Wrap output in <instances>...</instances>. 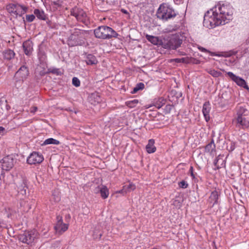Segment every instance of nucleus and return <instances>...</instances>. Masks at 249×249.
Segmentation results:
<instances>
[{
  "label": "nucleus",
  "instance_id": "obj_1",
  "mask_svg": "<svg viewBox=\"0 0 249 249\" xmlns=\"http://www.w3.org/2000/svg\"><path fill=\"white\" fill-rule=\"evenodd\" d=\"M233 13L230 5L219 3L205 14L203 25L209 29L225 25L232 19Z\"/></svg>",
  "mask_w": 249,
  "mask_h": 249
},
{
  "label": "nucleus",
  "instance_id": "obj_2",
  "mask_svg": "<svg viewBox=\"0 0 249 249\" xmlns=\"http://www.w3.org/2000/svg\"><path fill=\"white\" fill-rule=\"evenodd\" d=\"M158 18L164 21L175 18L177 13L174 9L168 3H162L160 5L156 13Z\"/></svg>",
  "mask_w": 249,
  "mask_h": 249
},
{
  "label": "nucleus",
  "instance_id": "obj_3",
  "mask_svg": "<svg viewBox=\"0 0 249 249\" xmlns=\"http://www.w3.org/2000/svg\"><path fill=\"white\" fill-rule=\"evenodd\" d=\"M95 37L102 39H109L117 37L118 33L112 28L107 26H101L94 30Z\"/></svg>",
  "mask_w": 249,
  "mask_h": 249
},
{
  "label": "nucleus",
  "instance_id": "obj_4",
  "mask_svg": "<svg viewBox=\"0 0 249 249\" xmlns=\"http://www.w3.org/2000/svg\"><path fill=\"white\" fill-rule=\"evenodd\" d=\"M6 10L11 16L17 18L18 16L21 17L27 13L28 7L26 5L20 4L15 1L13 3L7 4L6 6Z\"/></svg>",
  "mask_w": 249,
  "mask_h": 249
},
{
  "label": "nucleus",
  "instance_id": "obj_5",
  "mask_svg": "<svg viewBox=\"0 0 249 249\" xmlns=\"http://www.w3.org/2000/svg\"><path fill=\"white\" fill-rule=\"evenodd\" d=\"M182 40L178 36L173 35L170 38H163L162 48L168 50H176L180 46Z\"/></svg>",
  "mask_w": 249,
  "mask_h": 249
},
{
  "label": "nucleus",
  "instance_id": "obj_6",
  "mask_svg": "<svg viewBox=\"0 0 249 249\" xmlns=\"http://www.w3.org/2000/svg\"><path fill=\"white\" fill-rule=\"evenodd\" d=\"M70 12L71 15L74 17L78 21L86 24L89 22V18L82 9L75 6L72 8Z\"/></svg>",
  "mask_w": 249,
  "mask_h": 249
},
{
  "label": "nucleus",
  "instance_id": "obj_7",
  "mask_svg": "<svg viewBox=\"0 0 249 249\" xmlns=\"http://www.w3.org/2000/svg\"><path fill=\"white\" fill-rule=\"evenodd\" d=\"M38 238V233L35 231H31L25 232L19 235V240L28 245H32Z\"/></svg>",
  "mask_w": 249,
  "mask_h": 249
},
{
  "label": "nucleus",
  "instance_id": "obj_8",
  "mask_svg": "<svg viewBox=\"0 0 249 249\" xmlns=\"http://www.w3.org/2000/svg\"><path fill=\"white\" fill-rule=\"evenodd\" d=\"M57 222L55 224L54 229L56 233L62 234L65 232L69 228V223H64L63 221L62 217L60 215L56 216Z\"/></svg>",
  "mask_w": 249,
  "mask_h": 249
},
{
  "label": "nucleus",
  "instance_id": "obj_9",
  "mask_svg": "<svg viewBox=\"0 0 249 249\" xmlns=\"http://www.w3.org/2000/svg\"><path fill=\"white\" fill-rule=\"evenodd\" d=\"M44 160L43 156L37 152H33L27 158V162L29 164H40Z\"/></svg>",
  "mask_w": 249,
  "mask_h": 249
},
{
  "label": "nucleus",
  "instance_id": "obj_10",
  "mask_svg": "<svg viewBox=\"0 0 249 249\" xmlns=\"http://www.w3.org/2000/svg\"><path fill=\"white\" fill-rule=\"evenodd\" d=\"M233 122L235 126L239 129H245L249 127V119L247 116H237Z\"/></svg>",
  "mask_w": 249,
  "mask_h": 249
},
{
  "label": "nucleus",
  "instance_id": "obj_11",
  "mask_svg": "<svg viewBox=\"0 0 249 249\" xmlns=\"http://www.w3.org/2000/svg\"><path fill=\"white\" fill-rule=\"evenodd\" d=\"M227 74L231 79V80L234 82L238 86L246 89H249V87L244 79L235 75L231 71L227 72Z\"/></svg>",
  "mask_w": 249,
  "mask_h": 249
},
{
  "label": "nucleus",
  "instance_id": "obj_12",
  "mask_svg": "<svg viewBox=\"0 0 249 249\" xmlns=\"http://www.w3.org/2000/svg\"><path fill=\"white\" fill-rule=\"evenodd\" d=\"M82 34V31L77 29H75L74 31L70 36L69 38V45L71 46H77L79 44V39Z\"/></svg>",
  "mask_w": 249,
  "mask_h": 249
},
{
  "label": "nucleus",
  "instance_id": "obj_13",
  "mask_svg": "<svg viewBox=\"0 0 249 249\" xmlns=\"http://www.w3.org/2000/svg\"><path fill=\"white\" fill-rule=\"evenodd\" d=\"M0 163L3 170L9 171L14 165V160L10 156H6L2 159Z\"/></svg>",
  "mask_w": 249,
  "mask_h": 249
},
{
  "label": "nucleus",
  "instance_id": "obj_14",
  "mask_svg": "<svg viewBox=\"0 0 249 249\" xmlns=\"http://www.w3.org/2000/svg\"><path fill=\"white\" fill-rule=\"evenodd\" d=\"M29 72L28 68L25 65H23L19 69L16 73V76L19 80L23 81L29 76Z\"/></svg>",
  "mask_w": 249,
  "mask_h": 249
},
{
  "label": "nucleus",
  "instance_id": "obj_15",
  "mask_svg": "<svg viewBox=\"0 0 249 249\" xmlns=\"http://www.w3.org/2000/svg\"><path fill=\"white\" fill-rule=\"evenodd\" d=\"M211 110V106L209 101L205 102L202 107V113L205 121L208 122L210 119V112Z\"/></svg>",
  "mask_w": 249,
  "mask_h": 249
},
{
  "label": "nucleus",
  "instance_id": "obj_16",
  "mask_svg": "<svg viewBox=\"0 0 249 249\" xmlns=\"http://www.w3.org/2000/svg\"><path fill=\"white\" fill-rule=\"evenodd\" d=\"M145 37L147 40L152 44L155 45L160 46L161 47H162L163 38L160 39L158 36L148 35H146Z\"/></svg>",
  "mask_w": 249,
  "mask_h": 249
},
{
  "label": "nucleus",
  "instance_id": "obj_17",
  "mask_svg": "<svg viewBox=\"0 0 249 249\" xmlns=\"http://www.w3.org/2000/svg\"><path fill=\"white\" fill-rule=\"evenodd\" d=\"M23 49L25 54L30 55L33 51V43L30 40L24 41L22 44Z\"/></svg>",
  "mask_w": 249,
  "mask_h": 249
},
{
  "label": "nucleus",
  "instance_id": "obj_18",
  "mask_svg": "<svg viewBox=\"0 0 249 249\" xmlns=\"http://www.w3.org/2000/svg\"><path fill=\"white\" fill-rule=\"evenodd\" d=\"M219 194L217 191L214 190L213 191L209 198V203H212L213 206L218 203Z\"/></svg>",
  "mask_w": 249,
  "mask_h": 249
},
{
  "label": "nucleus",
  "instance_id": "obj_19",
  "mask_svg": "<svg viewBox=\"0 0 249 249\" xmlns=\"http://www.w3.org/2000/svg\"><path fill=\"white\" fill-rule=\"evenodd\" d=\"M34 14L39 20H46L47 18V15L42 10L35 9L34 11Z\"/></svg>",
  "mask_w": 249,
  "mask_h": 249
},
{
  "label": "nucleus",
  "instance_id": "obj_20",
  "mask_svg": "<svg viewBox=\"0 0 249 249\" xmlns=\"http://www.w3.org/2000/svg\"><path fill=\"white\" fill-rule=\"evenodd\" d=\"M155 141L153 139H150L148 144L146 145V152L149 154L154 153L156 151V147L154 145Z\"/></svg>",
  "mask_w": 249,
  "mask_h": 249
},
{
  "label": "nucleus",
  "instance_id": "obj_21",
  "mask_svg": "<svg viewBox=\"0 0 249 249\" xmlns=\"http://www.w3.org/2000/svg\"><path fill=\"white\" fill-rule=\"evenodd\" d=\"M215 151V145L214 140L212 139L210 142L207 144L205 147V152L212 154Z\"/></svg>",
  "mask_w": 249,
  "mask_h": 249
},
{
  "label": "nucleus",
  "instance_id": "obj_22",
  "mask_svg": "<svg viewBox=\"0 0 249 249\" xmlns=\"http://www.w3.org/2000/svg\"><path fill=\"white\" fill-rule=\"evenodd\" d=\"M192 60H195V59L192 57H183V58H181L172 59L170 60V62H175L176 63H182L188 64L190 62H192Z\"/></svg>",
  "mask_w": 249,
  "mask_h": 249
},
{
  "label": "nucleus",
  "instance_id": "obj_23",
  "mask_svg": "<svg viewBox=\"0 0 249 249\" xmlns=\"http://www.w3.org/2000/svg\"><path fill=\"white\" fill-rule=\"evenodd\" d=\"M99 191L100 193L101 197L105 199L108 197L109 192V190L105 185H102L101 187H98Z\"/></svg>",
  "mask_w": 249,
  "mask_h": 249
},
{
  "label": "nucleus",
  "instance_id": "obj_24",
  "mask_svg": "<svg viewBox=\"0 0 249 249\" xmlns=\"http://www.w3.org/2000/svg\"><path fill=\"white\" fill-rule=\"evenodd\" d=\"M166 103V100L162 97L155 99L153 102L154 106L157 108H161Z\"/></svg>",
  "mask_w": 249,
  "mask_h": 249
},
{
  "label": "nucleus",
  "instance_id": "obj_25",
  "mask_svg": "<svg viewBox=\"0 0 249 249\" xmlns=\"http://www.w3.org/2000/svg\"><path fill=\"white\" fill-rule=\"evenodd\" d=\"M85 61L88 65H94L97 63L96 57L92 54H88L86 56Z\"/></svg>",
  "mask_w": 249,
  "mask_h": 249
},
{
  "label": "nucleus",
  "instance_id": "obj_26",
  "mask_svg": "<svg viewBox=\"0 0 249 249\" xmlns=\"http://www.w3.org/2000/svg\"><path fill=\"white\" fill-rule=\"evenodd\" d=\"M3 56L5 59L11 60L15 56L14 52L10 49L5 50L3 52Z\"/></svg>",
  "mask_w": 249,
  "mask_h": 249
},
{
  "label": "nucleus",
  "instance_id": "obj_27",
  "mask_svg": "<svg viewBox=\"0 0 249 249\" xmlns=\"http://www.w3.org/2000/svg\"><path fill=\"white\" fill-rule=\"evenodd\" d=\"M100 96L97 93H93L91 94L90 97V102L91 104L96 105L101 102Z\"/></svg>",
  "mask_w": 249,
  "mask_h": 249
},
{
  "label": "nucleus",
  "instance_id": "obj_28",
  "mask_svg": "<svg viewBox=\"0 0 249 249\" xmlns=\"http://www.w3.org/2000/svg\"><path fill=\"white\" fill-rule=\"evenodd\" d=\"M206 71L209 74L215 78L219 77L222 75V74L220 71H216L213 69H207Z\"/></svg>",
  "mask_w": 249,
  "mask_h": 249
},
{
  "label": "nucleus",
  "instance_id": "obj_29",
  "mask_svg": "<svg viewBox=\"0 0 249 249\" xmlns=\"http://www.w3.org/2000/svg\"><path fill=\"white\" fill-rule=\"evenodd\" d=\"M60 143V142L56 139H54L52 138H48L46 140H45L43 143H42V145H46L48 144H55V145H58Z\"/></svg>",
  "mask_w": 249,
  "mask_h": 249
},
{
  "label": "nucleus",
  "instance_id": "obj_30",
  "mask_svg": "<svg viewBox=\"0 0 249 249\" xmlns=\"http://www.w3.org/2000/svg\"><path fill=\"white\" fill-rule=\"evenodd\" d=\"M27 188L26 184L24 182H21L18 186V193L21 194L22 195H26Z\"/></svg>",
  "mask_w": 249,
  "mask_h": 249
},
{
  "label": "nucleus",
  "instance_id": "obj_31",
  "mask_svg": "<svg viewBox=\"0 0 249 249\" xmlns=\"http://www.w3.org/2000/svg\"><path fill=\"white\" fill-rule=\"evenodd\" d=\"M139 103L138 99H134L132 100L127 101L125 102V105L129 108L135 107Z\"/></svg>",
  "mask_w": 249,
  "mask_h": 249
},
{
  "label": "nucleus",
  "instance_id": "obj_32",
  "mask_svg": "<svg viewBox=\"0 0 249 249\" xmlns=\"http://www.w3.org/2000/svg\"><path fill=\"white\" fill-rule=\"evenodd\" d=\"M51 5L53 8L55 10L57 9L58 8H60L62 6L63 1L61 0H57L56 1H52Z\"/></svg>",
  "mask_w": 249,
  "mask_h": 249
},
{
  "label": "nucleus",
  "instance_id": "obj_33",
  "mask_svg": "<svg viewBox=\"0 0 249 249\" xmlns=\"http://www.w3.org/2000/svg\"><path fill=\"white\" fill-rule=\"evenodd\" d=\"M144 88V84L143 83H139L136 86L133 88V90L131 91V93H136L137 91L140 90H142Z\"/></svg>",
  "mask_w": 249,
  "mask_h": 249
},
{
  "label": "nucleus",
  "instance_id": "obj_34",
  "mask_svg": "<svg viewBox=\"0 0 249 249\" xmlns=\"http://www.w3.org/2000/svg\"><path fill=\"white\" fill-rule=\"evenodd\" d=\"M247 111V110L245 107L240 106L238 108L237 116H246L245 113Z\"/></svg>",
  "mask_w": 249,
  "mask_h": 249
},
{
  "label": "nucleus",
  "instance_id": "obj_35",
  "mask_svg": "<svg viewBox=\"0 0 249 249\" xmlns=\"http://www.w3.org/2000/svg\"><path fill=\"white\" fill-rule=\"evenodd\" d=\"M47 73H52L56 75H61L62 74L60 69L56 68H50L48 69Z\"/></svg>",
  "mask_w": 249,
  "mask_h": 249
},
{
  "label": "nucleus",
  "instance_id": "obj_36",
  "mask_svg": "<svg viewBox=\"0 0 249 249\" xmlns=\"http://www.w3.org/2000/svg\"><path fill=\"white\" fill-rule=\"evenodd\" d=\"M136 189V186L133 183H130L127 185H125L123 187V190H125L127 192H131Z\"/></svg>",
  "mask_w": 249,
  "mask_h": 249
},
{
  "label": "nucleus",
  "instance_id": "obj_37",
  "mask_svg": "<svg viewBox=\"0 0 249 249\" xmlns=\"http://www.w3.org/2000/svg\"><path fill=\"white\" fill-rule=\"evenodd\" d=\"M38 57L40 61L44 62L46 59L47 56L44 51L39 50L38 53Z\"/></svg>",
  "mask_w": 249,
  "mask_h": 249
},
{
  "label": "nucleus",
  "instance_id": "obj_38",
  "mask_svg": "<svg viewBox=\"0 0 249 249\" xmlns=\"http://www.w3.org/2000/svg\"><path fill=\"white\" fill-rule=\"evenodd\" d=\"M220 160V156H218L215 158L213 161V164L215 167L213 168L214 170H218L219 168L221 167L218 164V161Z\"/></svg>",
  "mask_w": 249,
  "mask_h": 249
},
{
  "label": "nucleus",
  "instance_id": "obj_39",
  "mask_svg": "<svg viewBox=\"0 0 249 249\" xmlns=\"http://www.w3.org/2000/svg\"><path fill=\"white\" fill-rule=\"evenodd\" d=\"M72 84L75 87H78L80 85V81L78 78L74 77L72 79Z\"/></svg>",
  "mask_w": 249,
  "mask_h": 249
},
{
  "label": "nucleus",
  "instance_id": "obj_40",
  "mask_svg": "<svg viewBox=\"0 0 249 249\" xmlns=\"http://www.w3.org/2000/svg\"><path fill=\"white\" fill-rule=\"evenodd\" d=\"M178 186L180 188L186 189L188 187V183L185 180H182L178 183Z\"/></svg>",
  "mask_w": 249,
  "mask_h": 249
},
{
  "label": "nucleus",
  "instance_id": "obj_41",
  "mask_svg": "<svg viewBox=\"0 0 249 249\" xmlns=\"http://www.w3.org/2000/svg\"><path fill=\"white\" fill-rule=\"evenodd\" d=\"M35 18L36 16L35 14L27 15L26 16V21L28 22H31L35 20Z\"/></svg>",
  "mask_w": 249,
  "mask_h": 249
},
{
  "label": "nucleus",
  "instance_id": "obj_42",
  "mask_svg": "<svg viewBox=\"0 0 249 249\" xmlns=\"http://www.w3.org/2000/svg\"><path fill=\"white\" fill-rule=\"evenodd\" d=\"M189 172L190 173L191 176L193 179L196 180V173H194V168L192 166H190L189 169Z\"/></svg>",
  "mask_w": 249,
  "mask_h": 249
},
{
  "label": "nucleus",
  "instance_id": "obj_43",
  "mask_svg": "<svg viewBox=\"0 0 249 249\" xmlns=\"http://www.w3.org/2000/svg\"><path fill=\"white\" fill-rule=\"evenodd\" d=\"M235 148V143L234 142H231L230 144L229 150V151H232Z\"/></svg>",
  "mask_w": 249,
  "mask_h": 249
},
{
  "label": "nucleus",
  "instance_id": "obj_44",
  "mask_svg": "<svg viewBox=\"0 0 249 249\" xmlns=\"http://www.w3.org/2000/svg\"><path fill=\"white\" fill-rule=\"evenodd\" d=\"M65 219L67 223H69L71 219V216L70 214L68 213V214H66L65 216Z\"/></svg>",
  "mask_w": 249,
  "mask_h": 249
},
{
  "label": "nucleus",
  "instance_id": "obj_45",
  "mask_svg": "<svg viewBox=\"0 0 249 249\" xmlns=\"http://www.w3.org/2000/svg\"><path fill=\"white\" fill-rule=\"evenodd\" d=\"M37 110V107H33L30 108V112L32 113H35Z\"/></svg>",
  "mask_w": 249,
  "mask_h": 249
},
{
  "label": "nucleus",
  "instance_id": "obj_46",
  "mask_svg": "<svg viewBox=\"0 0 249 249\" xmlns=\"http://www.w3.org/2000/svg\"><path fill=\"white\" fill-rule=\"evenodd\" d=\"M198 49L199 50V51H200L201 52H203V53L209 52V51L206 49H205L202 47H198Z\"/></svg>",
  "mask_w": 249,
  "mask_h": 249
},
{
  "label": "nucleus",
  "instance_id": "obj_47",
  "mask_svg": "<svg viewBox=\"0 0 249 249\" xmlns=\"http://www.w3.org/2000/svg\"><path fill=\"white\" fill-rule=\"evenodd\" d=\"M210 53L211 56H220L221 55L219 54H217L216 53L214 52H211L210 51Z\"/></svg>",
  "mask_w": 249,
  "mask_h": 249
},
{
  "label": "nucleus",
  "instance_id": "obj_48",
  "mask_svg": "<svg viewBox=\"0 0 249 249\" xmlns=\"http://www.w3.org/2000/svg\"><path fill=\"white\" fill-rule=\"evenodd\" d=\"M178 53L179 55H186V53L182 51H178Z\"/></svg>",
  "mask_w": 249,
  "mask_h": 249
},
{
  "label": "nucleus",
  "instance_id": "obj_49",
  "mask_svg": "<svg viewBox=\"0 0 249 249\" xmlns=\"http://www.w3.org/2000/svg\"><path fill=\"white\" fill-rule=\"evenodd\" d=\"M5 129L4 127L2 126H0V133L3 132L4 131Z\"/></svg>",
  "mask_w": 249,
  "mask_h": 249
},
{
  "label": "nucleus",
  "instance_id": "obj_50",
  "mask_svg": "<svg viewBox=\"0 0 249 249\" xmlns=\"http://www.w3.org/2000/svg\"><path fill=\"white\" fill-rule=\"evenodd\" d=\"M122 11L123 12H124V13H127V11H126V10H123H123H122Z\"/></svg>",
  "mask_w": 249,
  "mask_h": 249
},
{
  "label": "nucleus",
  "instance_id": "obj_51",
  "mask_svg": "<svg viewBox=\"0 0 249 249\" xmlns=\"http://www.w3.org/2000/svg\"><path fill=\"white\" fill-rule=\"evenodd\" d=\"M221 160H222V163L221 164V165H222V164H223V163L224 161V160L222 159H221Z\"/></svg>",
  "mask_w": 249,
  "mask_h": 249
},
{
  "label": "nucleus",
  "instance_id": "obj_52",
  "mask_svg": "<svg viewBox=\"0 0 249 249\" xmlns=\"http://www.w3.org/2000/svg\"><path fill=\"white\" fill-rule=\"evenodd\" d=\"M173 93H174V91H172L171 92V94H173Z\"/></svg>",
  "mask_w": 249,
  "mask_h": 249
},
{
  "label": "nucleus",
  "instance_id": "obj_53",
  "mask_svg": "<svg viewBox=\"0 0 249 249\" xmlns=\"http://www.w3.org/2000/svg\"><path fill=\"white\" fill-rule=\"evenodd\" d=\"M101 236H102V234H100V238H101Z\"/></svg>",
  "mask_w": 249,
  "mask_h": 249
}]
</instances>
